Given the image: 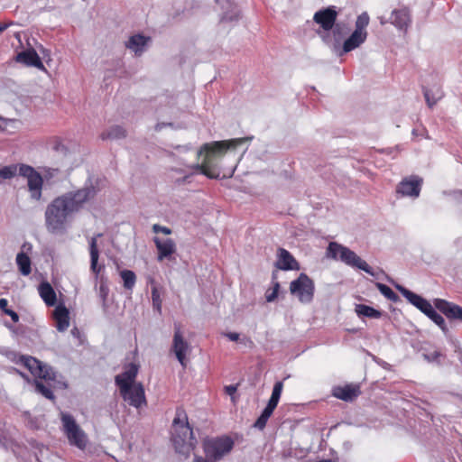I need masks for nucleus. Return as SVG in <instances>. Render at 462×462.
Returning a JSON list of instances; mask_svg holds the SVG:
<instances>
[{"label":"nucleus","mask_w":462,"mask_h":462,"mask_svg":"<svg viewBox=\"0 0 462 462\" xmlns=\"http://www.w3.org/2000/svg\"><path fill=\"white\" fill-rule=\"evenodd\" d=\"M97 195L94 186H87L66 192L55 198L46 208L45 226L51 234L61 233L66 229L68 217L79 212L86 203Z\"/></svg>","instance_id":"f257e3e1"},{"label":"nucleus","mask_w":462,"mask_h":462,"mask_svg":"<svg viewBox=\"0 0 462 462\" xmlns=\"http://www.w3.org/2000/svg\"><path fill=\"white\" fill-rule=\"evenodd\" d=\"M245 142V138H236L203 144L199 151V155L203 156V160L200 164H196L193 168L209 179H218L221 159L227 152H235Z\"/></svg>","instance_id":"f03ea898"},{"label":"nucleus","mask_w":462,"mask_h":462,"mask_svg":"<svg viewBox=\"0 0 462 462\" xmlns=\"http://www.w3.org/2000/svg\"><path fill=\"white\" fill-rule=\"evenodd\" d=\"M17 171L19 175L27 179L28 189L31 198L40 200L42 195L43 179L42 175L32 166L28 164L8 165L0 169V178L3 180H10L14 178Z\"/></svg>","instance_id":"7ed1b4c3"},{"label":"nucleus","mask_w":462,"mask_h":462,"mask_svg":"<svg viewBox=\"0 0 462 462\" xmlns=\"http://www.w3.org/2000/svg\"><path fill=\"white\" fill-rule=\"evenodd\" d=\"M172 440L176 449L185 448L189 451L196 447L197 440L184 411H177L176 412V417L172 422Z\"/></svg>","instance_id":"20e7f679"},{"label":"nucleus","mask_w":462,"mask_h":462,"mask_svg":"<svg viewBox=\"0 0 462 462\" xmlns=\"http://www.w3.org/2000/svg\"><path fill=\"white\" fill-rule=\"evenodd\" d=\"M327 255L332 259L340 260L353 268L362 270L368 274L374 275L372 267L369 266L365 260L359 257L354 251L337 242H330L328 244Z\"/></svg>","instance_id":"39448f33"},{"label":"nucleus","mask_w":462,"mask_h":462,"mask_svg":"<svg viewBox=\"0 0 462 462\" xmlns=\"http://www.w3.org/2000/svg\"><path fill=\"white\" fill-rule=\"evenodd\" d=\"M370 22V17L366 12L359 14L356 20L355 30L351 35L344 42L340 55L347 53L364 43L367 38L366 27Z\"/></svg>","instance_id":"423d86ee"},{"label":"nucleus","mask_w":462,"mask_h":462,"mask_svg":"<svg viewBox=\"0 0 462 462\" xmlns=\"http://www.w3.org/2000/svg\"><path fill=\"white\" fill-rule=\"evenodd\" d=\"M234 448V440L228 436L207 439L203 442V449L206 457L210 461L221 459Z\"/></svg>","instance_id":"0eeeda50"},{"label":"nucleus","mask_w":462,"mask_h":462,"mask_svg":"<svg viewBox=\"0 0 462 462\" xmlns=\"http://www.w3.org/2000/svg\"><path fill=\"white\" fill-rule=\"evenodd\" d=\"M290 292L295 296L300 302L310 303L314 298L315 284L306 273H301L297 279L290 283Z\"/></svg>","instance_id":"6e6552de"},{"label":"nucleus","mask_w":462,"mask_h":462,"mask_svg":"<svg viewBox=\"0 0 462 462\" xmlns=\"http://www.w3.org/2000/svg\"><path fill=\"white\" fill-rule=\"evenodd\" d=\"M17 364L23 365L36 378L49 382H54L56 375L51 367L42 364L40 360L31 356H20Z\"/></svg>","instance_id":"1a4fd4ad"},{"label":"nucleus","mask_w":462,"mask_h":462,"mask_svg":"<svg viewBox=\"0 0 462 462\" xmlns=\"http://www.w3.org/2000/svg\"><path fill=\"white\" fill-rule=\"evenodd\" d=\"M61 420L69 444L76 446L79 449H85L88 443L87 435L76 423L74 418L69 414H62Z\"/></svg>","instance_id":"9d476101"},{"label":"nucleus","mask_w":462,"mask_h":462,"mask_svg":"<svg viewBox=\"0 0 462 462\" xmlns=\"http://www.w3.org/2000/svg\"><path fill=\"white\" fill-rule=\"evenodd\" d=\"M120 395L128 405L136 409H141L147 405L145 391L142 383H137L124 391L119 389Z\"/></svg>","instance_id":"9b49d317"},{"label":"nucleus","mask_w":462,"mask_h":462,"mask_svg":"<svg viewBox=\"0 0 462 462\" xmlns=\"http://www.w3.org/2000/svg\"><path fill=\"white\" fill-rule=\"evenodd\" d=\"M171 350L183 367L187 366V355L191 351L190 345L184 339L180 327L175 324Z\"/></svg>","instance_id":"f8f14e48"},{"label":"nucleus","mask_w":462,"mask_h":462,"mask_svg":"<svg viewBox=\"0 0 462 462\" xmlns=\"http://www.w3.org/2000/svg\"><path fill=\"white\" fill-rule=\"evenodd\" d=\"M423 180L417 175H411L404 178L397 186L396 191L402 197L418 198Z\"/></svg>","instance_id":"ddd939ff"},{"label":"nucleus","mask_w":462,"mask_h":462,"mask_svg":"<svg viewBox=\"0 0 462 462\" xmlns=\"http://www.w3.org/2000/svg\"><path fill=\"white\" fill-rule=\"evenodd\" d=\"M337 18V12L336 6L330 5L316 12L313 16V21L324 31H330L334 27Z\"/></svg>","instance_id":"4468645a"},{"label":"nucleus","mask_w":462,"mask_h":462,"mask_svg":"<svg viewBox=\"0 0 462 462\" xmlns=\"http://www.w3.org/2000/svg\"><path fill=\"white\" fill-rule=\"evenodd\" d=\"M124 369L122 374L115 377V382L119 389L125 391L126 387L136 383L135 379L139 371V365L134 363H129L125 365Z\"/></svg>","instance_id":"2eb2a0df"},{"label":"nucleus","mask_w":462,"mask_h":462,"mask_svg":"<svg viewBox=\"0 0 462 462\" xmlns=\"http://www.w3.org/2000/svg\"><path fill=\"white\" fill-rule=\"evenodd\" d=\"M157 249V260L162 262L164 259L171 260L177 251L176 243L171 238L161 239L158 236L153 238Z\"/></svg>","instance_id":"dca6fc26"},{"label":"nucleus","mask_w":462,"mask_h":462,"mask_svg":"<svg viewBox=\"0 0 462 462\" xmlns=\"http://www.w3.org/2000/svg\"><path fill=\"white\" fill-rule=\"evenodd\" d=\"M434 305L448 319L462 321V307L443 299H435Z\"/></svg>","instance_id":"f3484780"},{"label":"nucleus","mask_w":462,"mask_h":462,"mask_svg":"<svg viewBox=\"0 0 462 462\" xmlns=\"http://www.w3.org/2000/svg\"><path fill=\"white\" fill-rule=\"evenodd\" d=\"M277 269L289 271L299 270L300 264L293 255L284 248H279L277 254V261L275 262Z\"/></svg>","instance_id":"a211bd4d"},{"label":"nucleus","mask_w":462,"mask_h":462,"mask_svg":"<svg viewBox=\"0 0 462 462\" xmlns=\"http://www.w3.org/2000/svg\"><path fill=\"white\" fill-rule=\"evenodd\" d=\"M397 289L400 291V292L402 294L403 297L406 298V300L411 303L413 306H415L418 310H420L422 313L425 315L430 310V309L432 307L430 302L427 300L426 299L422 298L421 296L409 291L406 288H403L402 286H397Z\"/></svg>","instance_id":"6ab92c4d"},{"label":"nucleus","mask_w":462,"mask_h":462,"mask_svg":"<svg viewBox=\"0 0 462 462\" xmlns=\"http://www.w3.org/2000/svg\"><path fill=\"white\" fill-rule=\"evenodd\" d=\"M361 393L360 387L357 384H346L343 386H336L333 388L332 394L334 397L345 401L352 402Z\"/></svg>","instance_id":"aec40b11"},{"label":"nucleus","mask_w":462,"mask_h":462,"mask_svg":"<svg viewBox=\"0 0 462 462\" xmlns=\"http://www.w3.org/2000/svg\"><path fill=\"white\" fill-rule=\"evenodd\" d=\"M15 60L26 66L35 67L37 69H43L44 66L39 57L38 53L33 49L23 51L15 56Z\"/></svg>","instance_id":"412c9836"},{"label":"nucleus","mask_w":462,"mask_h":462,"mask_svg":"<svg viewBox=\"0 0 462 462\" xmlns=\"http://www.w3.org/2000/svg\"><path fill=\"white\" fill-rule=\"evenodd\" d=\"M282 389H283V382L282 381H279L274 383L273 392H272V395L268 401L266 407L263 409V411L262 412V415H263V417H266L267 419H269L272 416V414L273 413V411L276 409V407L279 403V401H280V398H281V395L282 393Z\"/></svg>","instance_id":"4be33fe9"},{"label":"nucleus","mask_w":462,"mask_h":462,"mask_svg":"<svg viewBox=\"0 0 462 462\" xmlns=\"http://www.w3.org/2000/svg\"><path fill=\"white\" fill-rule=\"evenodd\" d=\"M53 319L59 331L63 332L69 327V312L63 304L56 306L53 311Z\"/></svg>","instance_id":"5701e85b"},{"label":"nucleus","mask_w":462,"mask_h":462,"mask_svg":"<svg viewBox=\"0 0 462 462\" xmlns=\"http://www.w3.org/2000/svg\"><path fill=\"white\" fill-rule=\"evenodd\" d=\"M151 41L150 37H145L142 34H134L131 36L128 42L125 43L126 48L132 50L135 55H141L144 47Z\"/></svg>","instance_id":"b1692460"},{"label":"nucleus","mask_w":462,"mask_h":462,"mask_svg":"<svg viewBox=\"0 0 462 462\" xmlns=\"http://www.w3.org/2000/svg\"><path fill=\"white\" fill-rule=\"evenodd\" d=\"M39 294L44 303L49 306H54L57 301V295L52 286L48 282H42L38 288Z\"/></svg>","instance_id":"393cba45"},{"label":"nucleus","mask_w":462,"mask_h":462,"mask_svg":"<svg viewBox=\"0 0 462 462\" xmlns=\"http://www.w3.org/2000/svg\"><path fill=\"white\" fill-rule=\"evenodd\" d=\"M392 23L396 27L402 29L407 27L410 23V12L406 7L393 11L391 16Z\"/></svg>","instance_id":"a878e982"},{"label":"nucleus","mask_w":462,"mask_h":462,"mask_svg":"<svg viewBox=\"0 0 462 462\" xmlns=\"http://www.w3.org/2000/svg\"><path fill=\"white\" fill-rule=\"evenodd\" d=\"M100 236H102V234H97L96 236L92 237L89 242L90 268L91 271L96 274H98L101 270V267L97 265L99 252L97 242V237Z\"/></svg>","instance_id":"bb28decb"},{"label":"nucleus","mask_w":462,"mask_h":462,"mask_svg":"<svg viewBox=\"0 0 462 462\" xmlns=\"http://www.w3.org/2000/svg\"><path fill=\"white\" fill-rule=\"evenodd\" d=\"M126 136V131L119 125H114L103 131L100 134L102 140H118Z\"/></svg>","instance_id":"cd10ccee"},{"label":"nucleus","mask_w":462,"mask_h":462,"mask_svg":"<svg viewBox=\"0 0 462 462\" xmlns=\"http://www.w3.org/2000/svg\"><path fill=\"white\" fill-rule=\"evenodd\" d=\"M16 263L19 269V272L24 275L27 276L32 273V262L30 257L24 254L23 252H21L16 256Z\"/></svg>","instance_id":"c85d7f7f"},{"label":"nucleus","mask_w":462,"mask_h":462,"mask_svg":"<svg viewBox=\"0 0 462 462\" xmlns=\"http://www.w3.org/2000/svg\"><path fill=\"white\" fill-rule=\"evenodd\" d=\"M356 312L359 317H366L370 319H380L382 312L365 304H357L356 306Z\"/></svg>","instance_id":"c756f323"},{"label":"nucleus","mask_w":462,"mask_h":462,"mask_svg":"<svg viewBox=\"0 0 462 462\" xmlns=\"http://www.w3.org/2000/svg\"><path fill=\"white\" fill-rule=\"evenodd\" d=\"M426 316L430 319L436 325L439 327V328L444 332L447 333L448 331V328L447 327L446 321L444 318L439 314L433 307L430 309V310L427 312Z\"/></svg>","instance_id":"7c9ffc66"},{"label":"nucleus","mask_w":462,"mask_h":462,"mask_svg":"<svg viewBox=\"0 0 462 462\" xmlns=\"http://www.w3.org/2000/svg\"><path fill=\"white\" fill-rule=\"evenodd\" d=\"M120 276L123 280L125 289L132 291L136 282L135 273L131 270H123L120 272Z\"/></svg>","instance_id":"2f4dec72"},{"label":"nucleus","mask_w":462,"mask_h":462,"mask_svg":"<svg viewBox=\"0 0 462 462\" xmlns=\"http://www.w3.org/2000/svg\"><path fill=\"white\" fill-rule=\"evenodd\" d=\"M376 288L388 300L396 302L399 300L398 295L387 285L377 282Z\"/></svg>","instance_id":"473e14b6"},{"label":"nucleus","mask_w":462,"mask_h":462,"mask_svg":"<svg viewBox=\"0 0 462 462\" xmlns=\"http://www.w3.org/2000/svg\"><path fill=\"white\" fill-rule=\"evenodd\" d=\"M152 300L153 309L156 310L159 314H161L162 300L161 298V293L156 286L152 288Z\"/></svg>","instance_id":"72a5a7b5"},{"label":"nucleus","mask_w":462,"mask_h":462,"mask_svg":"<svg viewBox=\"0 0 462 462\" xmlns=\"http://www.w3.org/2000/svg\"><path fill=\"white\" fill-rule=\"evenodd\" d=\"M35 387L37 392L49 400H54V394L49 386H46L42 382L35 380Z\"/></svg>","instance_id":"f704fd0d"},{"label":"nucleus","mask_w":462,"mask_h":462,"mask_svg":"<svg viewBox=\"0 0 462 462\" xmlns=\"http://www.w3.org/2000/svg\"><path fill=\"white\" fill-rule=\"evenodd\" d=\"M424 97H425L428 106L430 107H432L438 102V100H439L441 98L442 93L439 89H438L436 96L431 97L430 90L424 89Z\"/></svg>","instance_id":"c9c22d12"},{"label":"nucleus","mask_w":462,"mask_h":462,"mask_svg":"<svg viewBox=\"0 0 462 462\" xmlns=\"http://www.w3.org/2000/svg\"><path fill=\"white\" fill-rule=\"evenodd\" d=\"M279 290H280V283L278 282H275L273 283V291L271 292L267 291L265 294L266 300L268 302L273 301L278 296Z\"/></svg>","instance_id":"e433bc0d"},{"label":"nucleus","mask_w":462,"mask_h":462,"mask_svg":"<svg viewBox=\"0 0 462 462\" xmlns=\"http://www.w3.org/2000/svg\"><path fill=\"white\" fill-rule=\"evenodd\" d=\"M238 384L226 385L224 388L225 393L231 397L233 402H236V393L237 391Z\"/></svg>","instance_id":"4c0bfd02"},{"label":"nucleus","mask_w":462,"mask_h":462,"mask_svg":"<svg viewBox=\"0 0 462 462\" xmlns=\"http://www.w3.org/2000/svg\"><path fill=\"white\" fill-rule=\"evenodd\" d=\"M152 231L154 233H162L164 235H171L172 233L171 228H169L167 226H161L159 224H154L152 226Z\"/></svg>","instance_id":"58836bf2"},{"label":"nucleus","mask_w":462,"mask_h":462,"mask_svg":"<svg viewBox=\"0 0 462 462\" xmlns=\"http://www.w3.org/2000/svg\"><path fill=\"white\" fill-rule=\"evenodd\" d=\"M269 419H267L266 417H263V415H260L259 418L256 420V421L254 422V426L259 430H263L266 426V423L268 421Z\"/></svg>","instance_id":"ea45409f"},{"label":"nucleus","mask_w":462,"mask_h":462,"mask_svg":"<svg viewBox=\"0 0 462 462\" xmlns=\"http://www.w3.org/2000/svg\"><path fill=\"white\" fill-rule=\"evenodd\" d=\"M5 314L9 316L12 319L13 322L17 323L19 321V315L13 310H6Z\"/></svg>","instance_id":"a19ab883"},{"label":"nucleus","mask_w":462,"mask_h":462,"mask_svg":"<svg viewBox=\"0 0 462 462\" xmlns=\"http://www.w3.org/2000/svg\"><path fill=\"white\" fill-rule=\"evenodd\" d=\"M225 337H226L231 341L237 342L239 340V334L236 332L225 333Z\"/></svg>","instance_id":"79ce46f5"},{"label":"nucleus","mask_w":462,"mask_h":462,"mask_svg":"<svg viewBox=\"0 0 462 462\" xmlns=\"http://www.w3.org/2000/svg\"><path fill=\"white\" fill-rule=\"evenodd\" d=\"M8 301L6 299H0V310L5 313L8 309Z\"/></svg>","instance_id":"37998d69"},{"label":"nucleus","mask_w":462,"mask_h":462,"mask_svg":"<svg viewBox=\"0 0 462 462\" xmlns=\"http://www.w3.org/2000/svg\"><path fill=\"white\" fill-rule=\"evenodd\" d=\"M12 24L13 22H0V33L5 31Z\"/></svg>","instance_id":"c03bdc74"},{"label":"nucleus","mask_w":462,"mask_h":462,"mask_svg":"<svg viewBox=\"0 0 462 462\" xmlns=\"http://www.w3.org/2000/svg\"><path fill=\"white\" fill-rule=\"evenodd\" d=\"M209 460H210V459H208V458H204V457H198V456H196V457H194V459H193V462H210Z\"/></svg>","instance_id":"a18cd8bd"},{"label":"nucleus","mask_w":462,"mask_h":462,"mask_svg":"<svg viewBox=\"0 0 462 462\" xmlns=\"http://www.w3.org/2000/svg\"><path fill=\"white\" fill-rule=\"evenodd\" d=\"M246 342L249 344V346H253L254 345L253 341L251 339H249V338L246 339Z\"/></svg>","instance_id":"49530a36"}]
</instances>
